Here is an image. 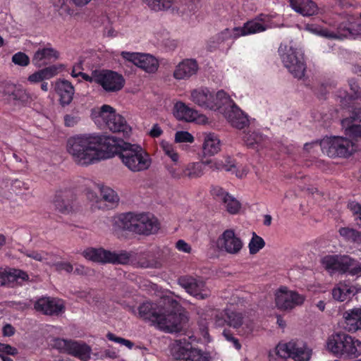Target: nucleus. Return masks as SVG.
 Returning <instances> with one entry per match:
<instances>
[{"label": "nucleus", "mask_w": 361, "mask_h": 361, "mask_svg": "<svg viewBox=\"0 0 361 361\" xmlns=\"http://www.w3.org/2000/svg\"><path fill=\"white\" fill-rule=\"evenodd\" d=\"M282 62L288 71L295 77L301 78L306 70L304 54L301 50L291 46L281 44L279 49Z\"/></svg>", "instance_id": "423d86ee"}, {"label": "nucleus", "mask_w": 361, "mask_h": 361, "mask_svg": "<svg viewBox=\"0 0 361 361\" xmlns=\"http://www.w3.org/2000/svg\"><path fill=\"white\" fill-rule=\"evenodd\" d=\"M191 99L197 105L204 109L214 108L216 104L212 100V92L207 88L196 89L191 92Z\"/></svg>", "instance_id": "393cba45"}, {"label": "nucleus", "mask_w": 361, "mask_h": 361, "mask_svg": "<svg viewBox=\"0 0 361 361\" xmlns=\"http://www.w3.org/2000/svg\"><path fill=\"white\" fill-rule=\"evenodd\" d=\"M212 100L216 106L212 108V110H219L224 105H229L230 106L234 103L231 99L230 96L224 90H219L214 95L212 93Z\"/></svg>", "instance_id": "ea45409f"}, {"label": "nucleus", "mask_w": 361, "mask_h": 361, "mask_svg": "<svg viewBox=\"0 0 361 361\" xmlns=\"http://www.w3.org/2000/svg\"><path fill=\"white\" fill-rule=\"evenodd\" d=\"M12 61L16 65L26 66L30 63V59L25 53L18 52L13 56Z\"/></svg>", "instance_id": "4d7b16f0"}, {"label": "nucleus", "mask_w": 361, "mask_h": 361, "mask_svg": "<svg viewBox=\"0 0 361 361\" xmlns=\"http://www.w3.org/2000/svg\"><path fill=\"white\" fill-rule=\"evenodd\" d=\"M290 7L304 16H311L317 13V5L312 0H289Z\"/></svg>", "instance_id": "bb28decb"}, {"label": "nucleus", "mask_w": 361, "mask_h": 361, "mask_svg": "<svg viewBox=\"0 0 361 361\" xmlns=\"http://www.w3.org/2000/svg\"><path fill=\"white\" fill-rule=\"evenodd\" d=\"M267 140V137H264L263 135L257 132L248 133L245 137L246 145L257 150L264 147Z\"/></svg>", "instance_id": "c9c22d12"}, {"label": "nucleus", "mask_w": 361, "mask_h": 361, "mask_svg": "<svg viewBox=\"0 0 361 361\" xmlns=\"http://www.w3.org/2000/svg\"><path fill=\"white\" fill-rule=\"evenodd\" d=\"M326 349L342 359H354L361 355V341L345 332H334L326 341Z\"/></svg>", "instance_id": "7ed1b4c3"}, {"label": "nucleus", "mask_w": 361, "mask_h": 361, "mask_svg": "<svg viewBox=\"0 0 361 361\" xmlns=\"http://www.w3.org/2000/svg\"><path fill=\"white\" fill-rule=\"evenodd\" d=\"M163 133V130L158 124L153 125L149 135L154 138L159 137Z\"/></svg>", "instance_id": "774afa93"}, {"label": "nucleus", "mask_w": 361, "mask_h": 361, "mask_svg": "<svg viewBox=\"0 0 361 361\" xmlns=\"http://www.w3.org/2000/svg\"><path fill=\"white\" fill-rule=\"evenodd\" d=\"M173 115L178 120L192 122L196 120L198 113L196 110L190 108L185 103L178 102L174 105Z\"/></svg>", "instance_id": "473e14b6"}, {"label": "nucleus", "mask_w": 361, "mask_h": 361, "mask_svg": "<svg viewBox=\"0 0 361 361\" xmlns=\"http://www.w3.org/2000/svg\"><path fill=\"white\" fill-rule=\"evenodd\" d=\"M183 315L173 311L168 312L162 310L159 315L157 324L161 329L167 332H178L181 330Z\"/></svg>", "instance_id": "dca6fc26"}, {"label": "nucleus", "mask_w": 361, "mask_h": 361, "mask_svg": "<svg viewBox=\"0 0 361 361\" xmlns=\"http://www.w3.org/2000/svg\"><path fill=\"white\" fill-rule=\"evenodd\" d=\"M34 309L46 315H59L64 312L63 302L56 298L42 297L34 302Z\"/></svg>", "instance_id": "f3484780"}, {"label": "nucleus", "mask_w": 361, "mask_h": 361, "mask_svg": "<svg viewBox=\"0 0 361 361\" xmlns=\"http://www.w3.org/2000/svg\"><path fill=\"white\" fill-rule=\"evenodd\" d=\"M264 246L265 242L264 239L262 237L257 235L255 233H254L248 245L250 254H257Z\"/></svg>", "instance_id": "a18cd8bd"}, {"label": "nucleus", "mask_w": 361, "mask_h": 361, "mask_svg": "<svg viewBox=\"0 0 361 361\" xmlns=\"http://www.w3.org/2000/svg\"><path fill=\"white\" fill-rule=\"evenodd\" d=\"M176 248L181 252L190 253L191 251L190 245L183 240H178L176 243Z\"/></svg>", "instance_id": "0e129e2a"}, {"label": "nucleus", "mask_w": 361, "mask_h": 361, "mask_svg": "<svg viewBox=\"0 0 361 361\" xmlns=\"http://www.w3.org/2000/svg\"><path fill=\"white\" fill-rule=\"evenodd\" d=\"M111 142H114L111 135H78L68 138L66 148L77 164L87 166L108 159L106 156L110 149Z\"/></svg>", "instance_id": "f257e3e1"}, {"label": "nucleus", "mask_w": 361, "mask_h": 361, "mask_svg": "<svg viewBox=\"0 0 361 361\" xmlns=\"http://www.w3.org/2000/svg\"><path fill=\"white\" fill-rule=\"evenodd\" d=\"M53 346L60 353L70 355L82 361H87L90 358L92 349L83 341L57 338L53 341Z\"/></svg>", "instance_id": "6e6552de"}, {"label": "nucleus", "mask_w": 361, "mask_h": 361, "mask_svg": "<svg viewBox=\"0 0 361 361\" xmlns=\"http://www.w3.org/2000/svg\"><path fill=\"white\" fill-rule=\"evenodd\" d=\"M357 292L356 288L346 281L339 283L332 290L333 298L343 302L350 299Z\"/></svg>", "instance_id": "c756f323"}, {"label": "nucleus", "mask_w": 361, "mask_h": 361, "mask_svg": "<svg viewBox=\"0 0 361 361\" xmlns=\"http://www.w3.org/2000/svg\"><path fill=\"white\" fill-rule=\"evenodd\" d=\"M82 256L88 260L102 263L126 264L130 259L129 255L126 252L117 254L103 248H87L82 252Z\"/></svg>", "instance_id": "1a4fd4ad"}, {"label": "nucleus", "mask_w": 361, "mask_h": 361, "mask_svg": "<svg viewBox=\"0 0 361 361\" xmlns=\"http://www.w3.org/2000/svg\"><path fill=\"white\" fill-rule=\"evenodd\" d=\"M194 141L193 136L187 131H178L175 135V142L177 143L181 142H190L192 143Z\"/></svg>", "instance_id": "6e6d98bb"}, {"label": "nucleus", "mask_w": 361, "mask_h": 361, "mask_svg": "<svg viewBox=\"0 0 361 361\" xmlns=\"http://www.w3.org/2000/svg\"><path fill=\"white\" fill-rule=\"evenodd\" d=\"M216 245L221 250L231 255L238 254L243 247V240L233 229L225 230L217 238Z\"/></svg>", "instance_id": "f8f14e48"}, {"label": "nucleus", "mask_w": 361, "mask_h": 361, "mask_svg": "<svg viewBox=\"0 0 361 361\" xmlns=\"http://www.w3.org/2000/svg\"><path fill=\"white\" fill-rule=\"evenodd\" d=\"M11 273L12 276H13L11 278L12 284L14 283L15 282H17L18 279H21L23 281H27L29 280L28 274L23 270L13 269H11Z\"/></svg>", "instance_id": "bf43d9fd"}, {"label": "nucleus", "mask_w": 361, "mask_h": 361, "mask_svg": "<svg viewBox=\"0 0 361 361\" xmlns=\"http://www.w3.org/2000/svg\"><path fill=\"white\" fill-rule=\"evenodd\" d=\"M100 191L101 195L104 201L112 204H116L118 202V196L113 189L109 187L102 186Z\"/></svg>", "instance_id": "8fccbe9b"}, {"label": "nucleus", "mask_w": 361, "mask_h": 361, "mask_svg": "<svg viewBox=\"0 0 361 361\" xmlns=\"http://www.w3.org/2000/svg\"><path fill=\"white\" fill-rule=\"evenodd\" d=\"M11 98L18 104H27L30 100V96L23 89L16 87L11 94Z\"/></svg>", "instance_id": "09e8293b"}, {"label": "nucleus", "mask_w": 361, "mask_h": 361, "mask_svg": "<svg viewBox=\"0 0 361 361\" xmlns=\"http://www.w3.org/2000/svg\"><path fill=\"white\" fill-rule=\"evenodd\" d=\"M290 347V358L295 361H310L311 359L312 350L306 343L299 340H291Z\"/></svg>", "instance_id": "4be33fe9"}, {"label": "nucleus", "mask_w": 361, "mask_h": 361, "mask_svg": "<svg viewBox=\"0 0 361 361\" xmlns=\"http://www.w3.org/2000/svg\"><path fill=\"white\" fill-rule=\"evenodd\" d=\"M235 37L234 27L233 29L226 28L216 34L207 41V47L209 51H213L219 48H224L227 46L230 48L233 40L238 39Z\"/></svg>", "instance_id": "aec40b11"}, {"label": "nucleus", "mask_w": 361, "mask_h": 361, "mask_svg": "<svg viewBox=\"0 0 361 361\" xmlns=\"http://www.w3.org/2000/svg\"><path fill=\"white\" fill-rule=\"evenodd\" d=\"M222 204L226 211L231 214H237L241 207L240 202L231 195L228 196V198L225 199Z\"/></svg>", "instance_id": "49530a36"}, {"label": "nucleus", "mask_w": 361, "mask_h": 361, "mask_svg": "<svg viewBox=\"0 0 361 361\" xmlns=\"http://www.w3.org/2000/svg\"><path fill=\"white\" fill-rule=\"evenodd\" d=\"M114 142H111L110 149L107 153L108 159L118 154L123 164L131 171L138 172L149 169L151 158L148 153L140 145L125 142L123 139L114 136Z\"/></svg>", "instance_id": "f03ea898"}, {"label": "nucleus", "mask_w": 361, "mask_h": 361, "mask_svg": "<svg viewBox=\"0 0 361 361\" xmlns=\"http://www.w3.org/2000/svg\"><path fill=\"white\" fill-rule=\"evenodd\" d=\"M27 256L37 261L44 262L48 264H49V262H48L49 254L47 252L31 251L27 254Z\"/></svg>", "instance_id": "13d9d810"}, {"label": "nucleus", "mask_w": 361, "mask_h": 361, "mask_svg": "<svg viewBox=\"0 0 361 361\" xmlns=\"http://www.w3.org/2000/svg\"><path fill=\"white\" fill-rule=\"evenodd\" d=\"M348 207L353 214L357 225L361 228V204L355 202H351L348 203Z\"/></svg>", "instance_id": "5fc2aeb1"}, {"label": "nucleus", "mask_w": 361, "mask_h": 361, "mask_svg": "<svg viewBox=\"0 0 361 361\" xmlns=\"http://www.w3.org/2000/svg\"><path fill=\"white\" fill-rule=\"evenodd\" d=\"M0 353H4L10 355H16V354H18V350L8 344L0 343ZM1 356V355H0V357Z\"/></svg>", "instance_id": "e2e57ef3"}, {"label": "nucleus", "mask_w": 361, "mask_h": 361, "mask_svg": "<svg viewBox=\"0 0 361 361\" xmlns=\"http://www.w3.org/2000/svg\"><path fill=\"white\" fill-rule=\"evenodd\" d=\"M322 264L328 271L349 272L352 276L361 274V263L346 255H326L322 258Z\"/></svg>", "instance_id": "39448f33"}, {"label": "nucleus", "mask_w": 361, "mask_h": 361, "mask_svg": "<svg viewBox=\"0 0 361 361\" xmlns=\"http://www.w3.org/2000/svg\"><path fill=\"white\" fill-rule=\"evenodd\" d=\"M161 310L156 303L147 301L138 307V315L142 319L157 323Z\"/></svg>", "instance_id": "c85d7f7f"}, {"label": "nucleus", "mask_w": 361, "mask_h": 361, "mask_svg": "<svg viewBox=\"0 0 361 361\" xmlns=\"http://www.w3.org/2000/svg\"><path fill=\"white\" fill-rule=\"evenodd\" d=\"M221 141L219 136L209 133L204 135L202 151L204 156H213L217 154L221 149Z\"/></svg>", "instance_id": "2f4dec72"}, {"label": "nucleus", "mask_w": 361, "mask_h": 361, "mask_svg": "<svg viewBox=\"0 0 361 361\" xmlns=\"http://www.w3.org/2000/svg\"><path fill=\"white\" fill-rule=\"evenodd\" d=\"M290 341L286 343H279L275 349L269 353V360L276 361L275 356H278L280 358L286 359L288 357L290 358L291 349L290 347Z\"/></svg>", "instance_id": "e433bc0d"}, {"label": "nucleus", "mask_w": 361, "mask_h": 361, "mask_svg": "<svg viewBox=\"0 0 361 361\" xmlns=\"http://www.w3.org/2000/svg\"><path fill=\"white\" fill-rule=\"evenodd\" d=\"M341 126L345 135L356 141L361 140V108L355 109L349 117L342 119Z\"/></svg>", "instance_id": "2eb2a0df"}, {"label": "nucleus", "mask_w": 361, "mask_h": 361, "mask_svg": "<svg viewBox=\"0 0 361 361\" xmlns=\"http://www.w3.org/2000/svg\"><path fill=\"white\" fill-rule=\"evenodd\" d=\"M56 91L59 95L60 104L65 106L68 105L73 100L74 87L72 84L66 80H60L56 83Z\"/></svg>", "instance_id": "a878e982"}, {"label": "nucleus", "mask_w": 361, "mask_h": 361, "mask_svg": "<svg viewBox=\"0 0 361 361\" xmlns=\"http://www.w3.org/2000/svg\"><path fill=\"white\" fill-rule=\"evenodd\" d=\"M160 147L165 155L168 156L173 163H177L179 159V155L176 152L172 144L167 141H161Z\"/></svg>", "instance_id": "de8ad7c7"}, {"label": "nucleus", "mask_w": 361, "mask_h": 361, "mask_svg": "<svg viewBox=\"0 0 361 361\" xmlns=\"http://www.w3.org/2000/svg\"><path fill=\"white\" fill-rule=\"evenodd\" d=\"M79 118L75 116L67 114L64 116V123L67 127L74 126L75 124H77Z\"/></svg>", "instance_id": "69168bd1"}, {"label": "nucleus", "mask_w": 361, "mask_h": 361, "mask_svg": "<svg viewBox=\"0 0 361 361\" xmlns=\"http://www.w3.org/2000/svg\"><path fill=\"white\" fill-rule=\"evenodd\" d=\"M345 328L348 331L355 332L361 329V308H354L345 314Z\"/></svg>", "instance_id": "f704fd0d"}, {"label": "nucleus", "mask_w": 361, "mask_h": 361, "mask_svg": "<svg viewBox=\"0 0 361 361\" xmlns=\"http://www.w3.org/2000/svg\"><path fill=\"white\" fill-rule=\"evenodd\" d=\"M91 271L92 269L82 264H78L74 270V274L77 275H90Z\"/></svg>", "instance_id": "338daca9"}, {"label": "nucleus", "mask_w": 361, "mask_h": 361, "mask_svg": "<svg viewBox=\"0 0 361 361\" xmlns=\"http://www.w3.org/2000/svg\"><path fill=\"white\" fill-rule=\"evenodd\" d=\"M137 214L134 212H128L121 214L115 221V226L123 230L135 233Z\"/></svg>", "instance_id": "72a5a7b5"}, {"label": "nucleus", "mask_w": 361, "mask_h": 361, "mask_svg": "<svg viewBox=\"0 0 361 361\" xmlns=\"http://www.w3.org/2000/svg\"><path fill=\"white\" fill-rule=\"evenodd\" d=\"M210 192L216 201L221 203L225 200L226 198H228V196L230 195L222 188L217 185L212 186L211 188Z\"/></svg>", "instance_id": "864d4df0"}, {"label": "nucleus", "mask_w": 361, "mask_h": 361, "mask_svg": "<svg viewBox=\"0 0 361 361\" xmlns=\"http://www.w3.org/2000/svg\"><path fill=\"white\" fill-rule=\"evenodd\" d=\"M148 6L155 11L170 8L175 0H143Z\"/></svg>", "instance_id": "37998d69"}, {"label": "nucleus", "mask_w": 361, "mask_h": 361, "mask_svg": "<svg viewBox=\"0 0 361 361\" xmlns=\"http://www.w3.org/2000/svg\"><path fill=\"white\" fill-rule=\"evenodd\" d=\"M348 84L351 90V93L344 92V95L341 94L339 95L340 97H343L345 100L353 101L360 97L361 91L360 87L355 79H350Z\"/></svg>", "instance_id": "79ce46f5"}, {"label": "nucleus", "mask_w": 361, "mask_h": 361, "mask_svg": "<svg viewBox=\"0 0 361 361\" xmlns=\"http://www.w3.org/2000/svg\"><path fill=\"white\" fill-rule=\"evenodd\" d=\"M51 267H54L55 270L59 273L64 271L70 274L73 271V267L70 262L59 261L49 264Z\"/></svg>", "instance_id": "603ef678"}, {"label": "nucleus", "mask_w": 361, "mask_h": 361, "mask_svg": "<svg viewBox=\"0 0 361 361\" xmlns=\"http://www.w3.org/2000/svg\"><path fill=\"white\" fill-rule=\"evenodd\" d=\"M206 163L207 165L210 166V168L216 170L224 169L227 171H233L235 169V160L230 157H225L224 161L220 160L213 161L210 160L206 161Z\"/></svg>", "instance_id": "58836bf2"}, {"label": "nucleus", "mask_w": 361, "mask_h": 361, "mask_svg": "<svg viewBox=\"0 0 361 361\" xmlns=\"http://www.w3.org/2000/svg\"><path fill=\"white\" fill-rule=\"evenodd\" d=\"M62 70L61 65H51L29 75L27 80L31 83H36L44 80H49L56 75Z\"/></svg>", "instance_id": "7c9ffc66"}, {"label": "nucleus", "mask_w": 361, "mask_h": 361, "mask_svg": "<svg viewBox=\"0 0 361 361\" xmlns=\"http://www.w3.org/2000/svg\"><path fill=\"white\" fill-rule=\"evenodd\" d=\"M135 233L143 235L155 234L160 228L158 219L151 213L137 214Z\"/></svg>", "instance_id": "4468645a"}, {"label": "nucleus", "mask_w": 361, "mask_h": 361, "mask_svg": "<svg viewBox=\"0 0 361 361\" xmlns=\"http://www.w3.org/2000/svg\"><path fill=\"white\" fill-rule=\"evenodd\" d=\"M94 81L109 92H117L123 88L125 80L123 76L115 71L103 70L95 72Z\"/></svg>", "instance_id": "9d476101"}, {"label": "nucleus", "mask_w": 361, "mask_h": 361, "mask_svg": "<svg viewBox=\"0 0 361 361\" xmlns=\"http://www.w3.org/2000/svg\"><path fill=\"white\" fill-rule=\"evenodd\" d=\"M122 56L147 73H155L159 66L158 60L148 54L123 52Z\"/></svg>", "instance_id": "ddd939ff"}, {"label": "nucleus", "mask_w": 361, "mask_h": 361, "mask_svg": "<svg viewBox=\"0 0 361 361\" xmlns=\"http://www.w3.org/2000/svg\"><path fill=\"white\" fill-rule=\"evenodd\" d=\"M12 277L11 269L7 271L0 269V286H11Z\"/></svg>", "instance_id": "052dcab7"}, {"label": "nucleus", "mask_w": 361, "mask_h": 361, "mask_svg": "<svg viewBox=\"0 0 361 361\" xmlns=\"http://www.w3.org/2000/svg\"><path fill=\"white\" fill-rule=\"evenodd\" d=\"M338 232L346 241L361 243V232L348 227H342Z\"/></svg>", "instance_id": "a19ab883"}, {"label": "nucleus", "mask_w": 361, "mask_h": 361, "mask_svg": "<svg viewBox=\"0 0 361 361\" xmlns=\"http://www.w3.org/2000/svg\"><path fill=\"white\" fill-rule=\"evenodd\" d=\"M59 58V52L50 43L40 45L32 57V63L37 67L50 64Z\"/></svg>", "instance_id": "a211bd4d"}, {"label": "nucleus", "mask_w": 361, "mask_h": 361, "mask_svg": "<svg viewBox=\"0 0 361 361\" xmlns=\"http://www.w3.org/2000/svg\"><path fill=\"white\" fill-rule=\"evenodd\" d=\"M267 26L258 22L255 18L244 23L243 27H235L234 32L235 37L245 36L256 34L265 31Z\"/></svg>", "instance_id": "cd10ccee"}, {"label": "nucleus", "mask_w": 361, "mask_h": 361, "mask_svg": "<svg viewBox=\"0 0 361 361\" xmlns=\"http://www.w3.org/2000/svg\"><path fill=\"white\" fill-rule=\"evenodd\" d=\"M166 169L171 177L174 179L185 178V167L181 168L176 165V163L166 166Z\"/></svg>", "instance_id": "3c124183"}, {"label": "nucleus", "mask_w": 361, "mask_h": 361, "mask_svg": "<svg viewBox=\"0 0 361 361\" xmlns=\"http://www.w3.org/2000/svg\"><path fill=\"white\" fill-rule=\"evenodd\" d=\"M92 116L100 128H106L114 133H123L125 137L129 135L131 128L125 118L116 114L111 106L104 104L97 111H93Z\"/></svg>", "instance_id": "20e7f679"}, {"label": "nucleus", "mask_w": 361, "mask_h": 361, "mask_svg": "<svg viewBox=\"0 0 361 361\" xmlns=\"http://www.w3.org/2000/svg\"><path fill=\"white\" fill-rule=\"evenodd\" d=\"M227 324L234 329H239L243 324V315L240 312L228 311L226 312Z\"/></svg>", "instance_id": "c03bdc74"}, {"label": "nucleus", "mask_w": 361, "mask_h": 361, "mask_svg": "<svg viewBox=\"0 0 361 361\" xmlns=\"http://www.w3.org/2000/svg\"><path fill=\"white\" fill-rule=\"evenodd\" d=\"M319 145L322 152L329 157H348L354 150L353 142L341 136L324 138Z\"/></svg>", "instance_id": "0eeeda50"}, {"label": "nucleus", "mask_w": 361, "mask_h": 361, "mask_svg": "<svg viewBox=\"0 0 361 361\" xmlns=\"http://www.w3.org/2000/svg\"><path fill=\"white\" fill-rule=\"evenodd\" d=\"M226 116L231 125L238 129H243L249 125L247 116L235 103L231 106Z\"/></svg>", "instance_id": "5701e85b"}, {"label": "nucleus", "mask_w": 361, "mask_h": 361, "mask_svg": "<svg viewBox=\"0 0 361 361\" xmlns=\"http://www.w3.org/2000/svg\"><path fill=\"white\" fill-rule=\"evenodd\" d=\"M198 65L194 59H185L179 63L173 72L176 80H186L196 74Z\"/></svg>", "instance_id": "b1692460"}, {"label": "nucleus", "mask_w": 361, "mask_h": 361, "mask_svg": "<svg viewBox=\"0 0 361 361\" xmlns=\"http://www.w3.org/2000/svg\"><path fill=\"white\" fill-rule=\"evenodd\" d=\"M204 164H207L206 161L188 164L185 166V177L192 179L202 176L204 173Z\"/></svg>", "instance_id": "4c0bfd02"}, {"label": "nucleus", "mask_w": 361, "mask_h": 361, "mask_svg": "<svg viewBox=\"0 0 361 361\" xmlns=\"http://www.w3.org/2000/svg\"><path fill=\"white\" fill-rule=\"evenodd\" d=\"M305 298L303 295L299 294L296 291H281V293L276 295V305L280 310H292L296 306L303 304Z\"/></svg>", "instance_id": "6ab92c4d"}, {"label": "nucleus", "mask_w": 361, "mask_h": 361, "mask_svg": "<svg viewBox=\"0 0 361 361\" xmlns=\"http://www.w3.org/2000/svg\"><path fill=\"white\" fill-rule=\"evenodd\" d=\"M176 361H210V356L207 353L197 348L190 349L179 346L173 352Z\"/></svg>", "instance_id": "412c9836"}, {"label": "nucleus", "mask_w": 361, "mask_h": 361, "mask_svg": "<svg viewBox=\"0 0 361 361\" xmlns=\"http://www.w3.org/2000/svg\"><path fill=\"white\" fill-rule=\"evenodd\" d=\"M178 284L183 288L188 293L197 300H204L210 295V291L206 283L200 278L191 276H181L178 279Z\"/></svg>", "instance_id": "9b49d317"}, {"label": "nucleus", "mask_w": 361, "mask_h": 361, "mask_svg": "<svg viewBox=\"0 0 361 361\" xmlns=\"http://www.w3.org/2000/svg\"><path fill=\"white\" fill-rule=\"evenodd\" d=\"M61 195L56 194L54 199V204L56 209L61 213H66L68 211V204L63 200H61Z\"/></svg>", "instance_id": "680f3d73"}]
</instances>
